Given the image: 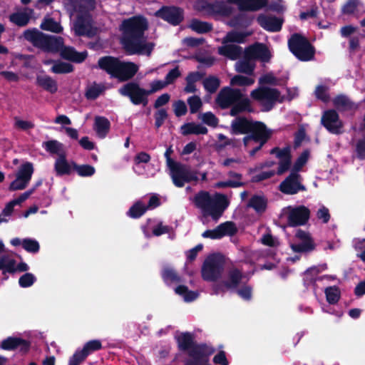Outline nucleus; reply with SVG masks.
I'll list each match as a JSON object with an SVG mask.
<instances>
[{
	"label": "nucleus",
	"instance_id": "nucleus-1",
	"mask_svg": "<svg viewBox=\"0 0 365 365\" xmlns=\"http://www.w3.org/2000/svg\"><path fill=\"white\" fill-rule=\"evenodd\" d=\"M148 29V21L143 16H135L123 21L122 43L128 54L150 56L155 44L146 42L145 31Z\"/></svg>",
	"mask_w": 365,
	"mask_h": 365
},
{
	"label": "nucleus",
	"instance_id": "nucleus-2",
	"mask_svg": "<svg viewBox=\"0 0 365 365\" xmlns=\"http://www.w3.org/2000/svg\"><path fill=\"white\" fill-rule=\"evenodd\" d=\"M230 131L233 135H246L242 142L246 148L251 147V143H258L249 150L250 157H254L272 138L273 131L262 121L237 116L231 123Z\"/></svg>",
	"mask_w": 365,
	"mask_h": 365
},
{
	"label": "nucleus",
	"instance_id": "nucleus-3",
	"mask_svg": "<svg viewBox=\"0 0 365 365\" xmlns=\"http://www.w3.org/2000/svg\"><path fill=\"white\" fill-rule=\"evenodd\" d=\"M176 341L180 351L187 352L189 359L184 362L185 365H200L208 361V357L214 354L215 348L206 344H197L193 334L183 332L176 337Z\"/></svg>",
	"mask_w": 365,
	"mask_h": 365
},
{
	"label": "nucleus",
	"instance_id": "nucleus-4",
	"mask_svg": "<svg viewBox=\"0 0 365 365\" xmlns=\"http://www.w3.org/2000/svg\"><path fill=\"white\" fill-rule=\"evenodd\" d=\"M195 206L202 210L204 217L210 216L217 221L229 206L230 202L224 194L216 193L214 197L207 191H200L194 197Z\"/></svg>",
	"mask_w": 365,
	"mask_h": 365
},
{
	"label": "nucleus",
	"instance_id": "nucleus-5",
	"mask_svg": "<svg viewBox=\"0 0 365 365\" xmlns=\"http://www.w3.org/2000/svg\"><path fill=\"white\" fill-rule=\"evenodd\" d=\"M97 67L120 82L132 79L138 71V66L135 63L123 61L112 56L101 57L98 61Z\"/></svg>",
	"mask_w": 365,
	"mask_h": 365
},
{
	"label": "nucleus",
	"instance_id": "nucleus-6",
	"mask_svg": "<svg viewBox=\"0 0 365 365\" xmlns=\"http://www.w3.org/2000/svg\"><path fill=\"white\" fill-rule=\"evenodd\" d=\"M173 152L171 148L166 150L165 157L166 158L167 165L170 170V175L173 183L177 187H182L185 183L192 181H197V172L192 170L191 168L179 162H175L170 158Z\"/></svg>",
	"mask_w": 365,
	"mask_h": 365
},
{
	"label": "nucleus",
	"instance_id": "nucleus-7",
	"mask_svg": "<svg viewBox=\"0 0 365 365\" xmlns=\"http://www.w3.org/2000/svg\"><path fill=\"white\" fill-rule=\"evenodd\" d=\"M24 37L31 43L34 47L45 52L58 53L63 44L62 37L48 35L36 29L26 30L24 33Z\"/></svg>",
	"mask_w": 365,
	"mask_h": 365
},
{
	"label": "nucleus",
	"instance_id": "nucleus-8",
	"mask_svg": "<svg viewBox=\"0 0 365 365\" xmlns=\"http://www.w3.org/2000/svg\"><path fill=\"white\" fill-rule=\"evenodd\" d=\"M288 48L292 53L301 61L314 59L315 48L309 41L300 34L294 33L288 40Z\"/></svg>",
	"mask_w": 365,
	"mask_h": 365
},
{
	"label": "nucleus",
	"instance_id": "nucleus-9",
	"mask_svg": "<svg viewBox=\"0 0 365 365\" xmlns=\"http://www.w3.org/2000/svg\"><path fill=\"white\" fill-rule=\"evenodd\" d=\"M250 96L254 100L261 103L263 107L262 110L265 112L271 110L276 102L282 103L284 101V97L281 96L278 89L267 86L253 90Z\"/></svg>",
	"mask_w": 365,
	"mask_h": 365
},
{
	"label": "nucleus",
	"instance_id": "nucleus-10",
	"mask_svg": "<svg viewBox=\"0 0 365 365\" xmlns=\"http://www.w3.org/2000/svg\"><path fill=\"white\" fill-rule=\"evenodd\" d=\"M225 266L224 256L220 253L209 255L202 267V277L207 282H215L221 277Z\"/></svg>",
	"mask_w": 365,
	"mask_h": 365
},
{
	"label": "nucleus",
	"instance_id": "nucleus-11",
	"mask_svg": "<svg viewBox=\"0 0 365 365\" xmlns=\"http://www.w3.org/2000/svg\"><path fill=\"white\" fill-rule=\"evenodd\" d=\"M118 93L121 96L128 98L133 105L146 106L148 103V90L140 87L137 82L130 81L123 85L118 89Z\"/></svg>",
	"mask_w": 365,
	"mask_h": 365
},
{
	"label": "nucleus",
	"instance_id": "nucleus-12",
	"mask_svg": "<svg viewBox=\"0 0 365 365\" xmlns=\"http://www.w3.org/2000/svg\"><path fill=\"white\" fill-rule=\"evenodd\" d=\"M155 15L175 26L180 25L184 20V10L176 6H163Z\"/></svg>",
	"mask_w": 365,
	"mask_h": 365
},
{
	"label": "nucleus",
	"instance_id": "nucleus-13",
	"mask_svg": "<svg viewBox=\"0 0 365 365\" xmlns=\"http://www.w3.org/2000/svg\"><path fill=\"white\" fill-rule=\"evenodd\" d=\"M302 176L291 171L289 175L279 184V190L285 195H293L300 191H306V187L301 182Z\"/></svg>",
	"mask_w": 365,
	"mask_h": 365
},
{
	"label": "nucleus",
	"instance_id": "nucleus-14",
	"mask_svg": "<svg viewBox=\"0 0 365 365\" xmlns=\"http://www.w3.org/2000/svg\"><path fill=\"white\" fill-rule=\"evenodd\" d=\"M243 97V94L238 88L229 86L222 88L216 98V103L222 109L230 108L236 101Z\"/></svg>",
	"mask_w": 365,
	"mask_h": 365
},
{
	"label": "nucleus",
	"instance_id": "nucleus-15",
	"mask_svg": "<svg viewBox=\"0 0 365 365\" xmlns=\"http://www.w3.org/2000/svg\"><path fill=\"white\" fill-rule=\"evenodd\" d=\"M287 225L295 227L302 226L307 223L310 217V210L304 205H299L294 207H288Z\"/></svg>",
	"mask_w": 365,
	"mask_h": 365
},
{
	"label": "nucleus",
	"instance_id": "nucleus-16",
	"mask_svg": "<svg viewBox=\"0 0 365 365\" xmlns=\"http://www.w3.org/2000/svg\"><path fill=\"white\" fill-rule=\"evenodd\" d=\"M322 125L332 134H341L343 130V123L339 118L338 113L334 109L324 111L322 118Z\"/></svg>",
	"mask_w": 365,
	"mask_h": 365
},
{
	"label": "nucleus",
	"instance_id": "nucleus-17",
	"mask_svg": "<svg viewBox=\"0 0 365 365\" xmlns=\"http://www.w3.org/2000/svg\"><path fill=\"white\" fill-rule=\"evenodd\" d=\"M244 55L247 59L259 60L263 63H268L272 54L268 47L262 43L256 42L245 48Z\"/></svg>",
	"mask_w": 365,
	"mask_h": 365
},
{
	"label": "nucleus",
	"instance_id": "nucleus-18",
	"mask_svg": "<svg viewBox=\"0 0 365 365\" xmlns=\"http://www.w3.org/2000/svg\"><path fill=\"white\" fill-rule=\"evenodd\" d=\"M237 230L235 224L232 221H227L221 223L213 230H207L202 236L204 238H210L212 240L221 239L225 236H232L237 232Z\"/></svg>",
	"mask_w": 365,
	"mask_h": 365
},
{
	"label": "nucleus",
	"instance_id": "nucleus-19",
	"mask_svg": "<svg viewBox=\"0 0 365 365\" xmlns=\"http://www.w3.org/2000/svg\"><path fill=\"white\" fill-rule=\"evenodd\" d=\"M31 347L29 341L20 337L9 336L0 343V348L4 350L14 351L19 349L22 354H27Z\"/></svg>",
	"mask_w": 365,
	"mask_h": 365
},
{
	"label": "nucleus",
	"instance_id": "nucleus-20",
	"mask_svg": "<svg viewBox=\"0 0 365 365\" xmlns=\"http://www.w3.org/2000/svg\"><path fill=\"white\" fill-rule=\"evenodd\" d=\"M257 21L264 30L269 32H278L282 28L284 20L275 16H267L261 14L257 16Z\"/></svg>",
	"mask_w": 365,
	"mask_h": 365
},
{
	"label": "nucleus",
	"instance_id": "nucleus-21",
	"mask_svg": "<svg viewBox=\"0 0 365 365\" xmlns=\"http://www.w3.org/2000/svg\"><path fill=\"white\" fill-rule=\"evenodd\" d=\"M91 14H78L74 24L76 35L78 36H92Z\"/></svg>",
	"mask_w": 365,
	"mask_h": 365
},
{
	"label": "nucleus",
	"instance_id": "nucleus-22",
	"mask_svg": "<svg viewBox=\"0 0 365 365\" xmlns=\"http://www.w3.org/2000/svg\"><path fill=\"white\" fill-rule=\"evenodd\" d=\"M231 4L237 5L241 11H257L268 4V0H227Z\"/></svg>",
	"mask_w": 365,
	"mask_h": 365
},
{
	"label": "nucleus",
	"instance_id": "nucleus-23",
	"mask_svg": "<svg viewBox=\"0 0 365 365\" xmlns=\"http://www.w3.org/2000/svg\"><path fill=\"white\" fill-rule=\"evenodd\" d=\"M59 52L62 58L76 63L83 62L88 56L86 51L78 52L72 46H64V43Z\"/></svg>",
	"mask_w": 365,
	"mask_h": 365
},
{
	"label": "nucleus",
	"instance_id": "nucleus-24",
	"mask_svg": "<svg viewBox=\"0 0 365 365\" xmlns=\"http://www.w3.org/2000/svg\"><path fill=\"white\" fill-rule=\"evenodd\" d=\"M73 160L68 162L65 152L56 159L54 163V170L57 176L70 175L73 170Z\"/></svg>",
	"mask_w": 365,
	"mask_h": 365
},
{
	"label": "nucleus",
	"instance_id": "nucleus-25",
	"mask_svg": "<svg viewBox=\"0 0 365 365\" xmlns=\"http://www.w3.org/2000/svg\"><path fill=\"white\" fill-rule=\"evenodd\" d=\"M218 53L234 61L241 56L242 48L235 44H225L218 48Z\"/></svg>",
	"mask_w": 365,
	"mask_h": 365
},
{
	"label": "nucleus",
	"instance_id": "nucleus-26",
	"mask_svg": "<svg viewBox=\"0 0 365 365\" xmlns=\"http://www.w3.org/2000/svg\"><path fill=\"white\" fill-rule=\"evenodd\" d=\"M110 123L107 118L104 116L95 117L93 129L99 138H106L110 131Z\"/></svg>",
	"mask_w": 365,
	"mask_h": 365
},
{
	"label": "nucleus",
	"instance_id": "nucleus-27",
	"mask_svg": "<svg viewBox=\"0 0 365 365\" xmlns=\"http://www.w3.org/2000/svg\"><path fill=\"white\" fill-rule=\"evenodd\" d=\"M332 101L334 107L340 111L352 110L356 108L355 103L344 94L337 95Z\"/></svg>",
	"mask_w": 365,
	"mask_h": 365
},
{
	"label": "nucleus",
	"instance_id": "nucleus-28",
	"mask_svg": "<svg viewBox=\"0 0 365 365\" xmlns=\"http://www.w3.org/2000/svg\"><path fill=\"white\" fill-rule=\"evenodd\" d=\"M252 112L250 100L247 97H242L239 101H236L232 106L230 111L231 116H237L243 112Z\"/></svg>",
	"mask_w": 365,
	"mask_h": 365
},
{
	"label": "nucleus",
	"instance_id": "nucleus-29",
	"mask_svg": "<svg viewBox=\"0 0 365 365\" xmlns=\"http://www.w3.org/2000/svg\"><path fill=\"white\" fill-rule=\"evenodd\" d=\"M72 6L78 14H90L95 7V0H72Z\"/></svg>",
	"mask_w": 365,
	"mask_h": 365
},
{
	"label": "nucleus",
	"instance_id": "nucleus-30",
	"mask_svg": "<svg viewBox=\"0 0 365 365\" xmlns=\"http://www.w3.org/2000/svg\"><path fill=\"white\" fill-rule=\"evenodd\" d=\"M181 133L183 135H189L191 134L195 135H206L208 132L207 128L200 124H195V123H187L183 124L181 128Z\"/></svg>",
	"mask_w": 365,
	"mask_h": 365
},
{
	"label": "nucleus",
	"instance_id": "nucleus-31",
	"mask_svg": "<svg viewBox=\"0 0 365 365\" xmlns=\"http://www.w3.org/2000/svg\"><path fill=\"white\" fill-rule=\"evenodd\" d=\"M36 84L52 94L56 93L58 91L56 81L49 76H38L36 78Z\"/></svg>",
	"mask_w": 365,
	"mask_h": 365
},
{
	"label": "nucleus",
	"instance_id": "nucleus-32",
	"mask_svg": "<svg viewBox=\"0 0 365 365\" xmlns=\"http://www.w3.org/2000/svg\"><path fill=\"white\" fill-rule=\"evenodd\" d=\"M227 278V280L224 281L227 287L231 289H236L242 281V273L239 269L232 268L228 271Z\"/></svg>",
	"mask_w": 365,
	"mask_h": 365
},
{
	"label": "nucleus",
	"instance_id": "nucleus-33",
	"mask_svg": "<svg viewBox=\"0 0 365 365\" xmlns=\"http://www.w3.org/2000/svg\"><path fill=\"white\" fill-rule=\"evenodd\" d=\"M247 206L253 208L257 212H264L267 206V201L263 196L255 195L250 199Z\"/></svg>",
	"mask_w": 365,
	"mask_h": 365
},
{
	"label": "nucleus",
	"instance_id": "nucleus-34",
	"mask_svg": "<svg viewBox=\"0 0 365 365\" xmlns=\"http://www.w3.org/2000/svg\"><path fill=\"white\" fill-rule=\"evenodd\" d=\"M255 68V63L252 62L250 59L246 58L245 55H244L242 60L239 61L236 63V71L248 76H252L254 74Z\"/></svg>",
	"mask_w": 365,
	"mask_h": 365
},
{
	"label": "nucleus",
	"instance_id": "nucleus-35",
	"mask_svg": "<svg viewBox=\"0 0 365 365\" xmlns=\"http://www.w3.org/2000/svg\"><path fill=\"white\" fill-rule=\"evenodd\" d=\"M42 146L48 153L51 155H58V157L62 152H65L63 143L56 140L45 141L43 143Z\"/></svg>",
	"mask_w": 365,
	"mask_h": 365
},
{
	"label": "nucleus",
	"instance_id": "nucleus-36",
	"mask_svg": "<svg viewBox=\"0 0 365 365\" xmlns=\"http://www.w3.org/2000/svg\"><path fill=\"white\" fill-rule=\"evenodd\" d=\"M191 29L198 34H206L211 31L213 29L212 24L206 21H202L197 19H193L190 22Z\"/></svg>",
	"mask_w": 365,
	"mask_h": 365
},
{
	"label": "nucleus",
	"instance_id": "nucleus-37",
	"mask_svg": "<svg viewBox=\"0 0 365 365\" xmlns=\"http://www.w3.org/2000/svg\"><path fill=\"white\" fill-rule=\"evenodd\" d=\"M34 170V169L33 163L30 162H26L25 163H23L19 168L17 176L19 177V178L23 180V181H25L27 183H29L31 179Z\"/></svg>",
	"mask_w": 365,
	"mask_h": 365
},
{
	"label": "nucleus",
	"instance_id": "nucleus-38",
	"mask_svg": "<svg viewBox=\"0 0 365 365\" xmlns=\"http://www.w3.org/2000/svg\"><path fill=\"white\" fill-rule=\"evenodd\" d=\"M102 349V343L99 339H93L87 341L79 351L87 358L92 353Z\"/></svg>",
	"mask_w": 365,
	"mask_h": 365
},
{
	"label": "nucleus",
	"instance_id": "nucleus-39",
	"mask_svg": "<svg viewBox=\"0 0 365 365\" xmlns=\"http://www.w3.org/2000/svg\"><path fill=\"white\" fill-rule=\"evenodd\" d=\"M41 29L44 31H51L56 34H60L63 28L59 23L52 18H45L41 24Z\"/></svg>",
	"mask_w": 365,
	"mask_h": 365
},
{
	"label": "nucleus",
	"instance_id": "nucleus-40",
	"mask_svg": "<svg viewBox=\"0 0 365 365\" xmlns=\"http://www.w3.org/2000/svg\"><path fill=\"white\" fill-rule=\"evenodd\" d=\"M147 211L145 205L138 200L135 202L127 212V215L133 219H138L143 216Z\"/></svg>",
	"mask_w": 365,
	"mask_h": 365
},
{
	"label": "nucleus",
	"instance_id": "nucleus-41",
	"mask_svg": "<svg viewBox=\"0 0 365 365\" xmlns=\"http://www.w3.org/2000/svg\"><path fill=\"white\" fill-rule=\"evenodd\" d=\"M204 88L210 94L215 93L220 86V79L215 76H210L202 82Z\"/></svg>",
	"mask_w": 365,
	"mask_h": 365
},
{
	"label": "nucleus",
	"instance_id": "nucleus-42",
	"mask_svg": "<svg viewBox=\"0 0 365 365\" xmlns=\"http://www.w3.org/2000/svg\"><path fill=\"white\" fill-rule=\"evenodd\" d=\"M324 293L326 295L327 301L330 304H335L340 299L341 292L339 288L336 286L327 287L325 289Z\"/></svg>",
	"mask_w": 365,
	"mask_h": 365
},
{
	"label": "nucleus",
	"instance_id": "nucleus-43",
	"mask_svg": "<svg viewBox=\"0 0 365 365\" xmlns=\"http://www.w3.org/2000/svg\"><path fill=\"white\" fill-rule=\"evenodd\" d=\"M73 170L81 177H91L96 172L95 168L90 165H78L76 162H73Z\"/></svg>",
	"mask_w": 365,
	"mask_h": 365
},
{
	"label": "nucleus",
	"instance_id": "nucleus-44",
	"mask_svg": "<svg viewBox=\"0 0 365 365\" xmlns=\"http://www.w3.org/2000/svg\"><path fill=\"white\" fill-rule=\"evenodd\" d=\"M16 262L14 259H6L5 257L0 259V270H2V274L6 273L14 274L16 272Z\"/></svg>",
	"mask_w": 365,
	"mask_h": 365
},
{
	"label": "nucleus",
	"instance_id": "nucleus-45",
	"mask_svg": "<svg viewBox=\"0 0 365 365\" xmlns=\"http://www.w3.org/2000/svg\"><path fill=\"white\" fill-rule=\"evenodd\" d=\"M9 20L18 26H25L29 24L30 16L25 12H15L9 16Z\"/></svg>",
	"mask_w": 365,
	"mask_h": 365
},
{
	"label": "nucleus",
	"instance_id": "nucleus-46",
	"mask_svg": "<svg viewBox=\"0 0 365 365\" xmlns=\"http://www.w3.org/2000/svg\"><path fill=\"white\" fill-rule=\"evenodd\" d=\"M73 66L67 62L57 61L51 68V71L57 74L69 73L73 71Z\"/></svg>",
	"mask_w": 365,
	"mask_h": 365
},
{
	"label": "nucleus",
	"instance_id": "nucleus-47",
	"mask_svg": "<svg viewBox=\"0 0 365 365\" xmlns=\"http://www.w3.org/2000/svg\"><path fill=\"white\" fill-rule=\"evenodd\" d=\"M309 155V150H304L295 160L291 171L298 173L307 163Z\"/></svg>",
	"mask_w": 365,
	"mask_h": 365
},
{
	"label": "nucleus",
	"instance_id": "nucleus-48",
	"mask_svg": "<svg viewBox=\"0 0 365 365\" xmlns=\"http://www.w3.org/2000/svg\"><path fill=\"white\" fill-rule=\"evenodd\" d=\"M314 242H302L298 244H292L291 248L293 252L297 253L309 252L315 250Z\"/></svg>",
	"mask_w": 365,
	"mask_h": 365
},
{
	"label": "nucleus",
	"instance_id": "nucleus-49",
	"mask_svg": "<svg viewBox=\"0 0 365 365\" xmlns=\"http://www.w3.org/2000/svg\"><path fill=\"white\" fill-rule=\"evenodd\" d=\"M217 139L219 140V144L217 145V148L220 150L225 148L228 145H231L233 148L237 147L239 145L240 141L236 138H228L226 135L222 133H220L217 135Z\"/></svg>",
	"mask_w": 365,
	"mask_h": 365
},
{
	"label": "nucleus",
	"instance_id": "nucleus-50",
	"mask_svg": "<svg viewBox=\"0 0 365 365\" xmlns=\"http://www.w3.org/2000/svg\"><path fill=\"white\" fill-rule=\"evenodd\" d=\"M162 278L167 284L181 282V279L177 272L171 268H165L163 270Z\"/></svg>",
	"mask_w": 365,
	"mask_h": 365
},
{
	"label": "nucleus",
	"instance_id": "nucleus-51",
	"mask_svg": "<svg viewBox=\"0 0 365 365\" xmlns=\"http://www.w3.org/2000/svg\"><path fill=\"white\" fill-rule=\"evenodd\" d=\"M246 34L242 32L230 31L227 34L223 39V43H243Z\"/></svg>",
	"mask_w": 365,
	"mask_h": 365
},
{
	"label": "nucleus",
	"instance_id": "nucleus-52",
	"mask_svg": "<svg viewBox=\"0 0 365 365\" xmlns=\"http://www.w3.org/2000/svg\"><path fill=\"white\" fill-rule=\"evenodd\" d=\"M255 83V80L252 78L244 76L242 75H235L230 80L232 86H248Z\"/></svg>",
	"mask_w": 365,
	"mask_h": 365
},
{
	"label": "nucleus",
	"instance_id": "nucleus-53",
	"mask_svg": "<svg viewBox=\"0 0 365 365\" xmlns=\"http://www.w3.org/2000/svg\"><path fill=\"white\" fill-rule=\"evenodd\" d=\"M22 247L28 252L37 253L40 250L38 241L31 238H25L22 240Z\"/></svg>",
	"mask_w": 365,
	"mask_h": 365
},
{
	"label": "nucleus",
	"instance_id": "nucleus-54",
	"mask_svg": "<svg viewBox=\"0 0 365 365\" xmlns=\"http://www.w3.org/2000/svg\"><path fill=\"white\" fill-rule=\"evenodd\" d=\"M270 154H275L276 157L282 160L284 159H292L291 149L289 146L283 148L282 149L279 147H274L270 150Z\"/></svg>",
	"mask_w": 365,
	"mask_h": 365
},
{
	"label": "nucleus",
	"instance_id": "nucleus-55",
	"mask_svg": "<svg viewBox=\"0 0 365 365\" xmlns=\"http://www.w3.org/2000/svg\"><path fill=\"white\" fill-rule=\"evenodd\" d=\"M315 97L322 101L327 103L329 101L330 97L328 93V87L323 85H318L314 91Z\"/></svg>",
	"mask_w": 365,
	"mask_h": 365
},
{
	"label": "nucleus",
	"instance_id": "nucleus-56",
	"mask_svg": "<svg viewBox=\"0 0 365 365\" xmlns=\"http://www.w3.org/2000/svg\"><path fill=\"white\" fill-rule=\"evenodd\" d=\"M36 281V277L30 272H26L19 279V284L22 288H27L32 286Z\"/></svg>",
	"mask_w": 365,
	"mask_h": 365
},
{
	"label": "nucleus",
	"instance_id": "nucleus-57",
	"mask_svg": "<svg viewBox=\"0 0 365 365\" xmlns=\"http://www.w3.org/2000/svg\"><path fill=\"white\" fill-rule=\"evenodd\" d=\"M187 103L190 107V112L192 114L196 113L202 107V103L197 96H192L188 98Z\"/></svg>",
	"mask_w": 365,
	"mask_h": 365
},
{
	"label": "nucleus",
	"instance_id": "nucleus-58",
	"mask_svg": "<svg viewBox=\"0 0 365 365\" xmlns=\"http://www.w3.org/2000/svg\"><path fill=\"white\" fill-rule=\"evenodd\" d=\"M168 114L165 108L158 110L154 114L155 126L157 129L160 128L168 118Z\"/></svg>",
	"mask_w": 365,
	"mask_h": 365
},
{
	"label": "nucleus",
	"instance_id": "nucleus-59",
	"mask_svg": "<svg viewBox=\"0 0 365 365\" xmlns=\"http://www.w3.org/2000/svg\"><path fill=\"white\" fill-rule=\"evenodd\" d=\"M260 84H268L272 86H279V80L272 73H267L262 76L259 79Z\"/></svg>",
	"mask_w": 365,
	"mask_h": 365
},
{
	"label": "nucleus",
	"instance_id": "nucleus-60",
	"mask_svg": "<svg viewBox=\"0 0 365 365\" xmlns=\"http://www.w3.org/2000/svg\"><path fill=\"white\" fill-rule=\"evenodd\" d=\"M202 120L206 125L215 128L218 125L219 120L212 112H206L202 114Z\"/></svg>",
	"mask_w": 365,
	"mask_h": 365
},
{
	"label": "nucleus",
	"instance_id": "nucleus-61",
	"mask_svg": "<svg viewBox=\"0 0 365 365\" xmlns=\"http://www.w3.org/2000/svg\"><path fill=\"white\" fill-rule=\"evenodd\" d=\"M173 109L177 117L185 115L187 112V106L182 100H178L173 103Z\"/></svg>",
	"mask_w": 365,
	"mask_h": 365
},
{
	"label": "nucleus",
	"instance_id": "nucleus-62",
	"mask_svg": "<svg viewBox=\"0 0 365 365\" xmlns=\"http://www.w3.org/2000/svg\"><path fill=\"white\" fill-rule=\"evenodd\" d=\"M181 76V72L178 66H175L171 69L165 77V82L167 86L173 83L177 78Z\"/></svg>",
	"mask_w": 365,
	"mask_h": 365
},
{
	"label": "nucleus",
	"instance_id": "nucleus-63",
	"mask_svg": "<svg viewBox=\"0 0 365 365\" xmlns=\"http://www.w3.org/2000/svg\"><path fill=\"white\" fill-rule=\"evenodd\" d=\"M86 357L77 349L75 353L69 358L68 365H80L86 360Z\"/></svg>",
	"mask_w": 365,
	"mask_h": 365
},
{
	"label": "nucleus",
	"instance_id": "nucleus-64",
	"mask_svg": "<svg viewBox=\"0 0 365 365\" xmlns=\"http://www.w3.org/2000/svg\"><path fill=\"white\" fill-rule=\"evenodd\" d=\"M357 158L360 160H365V137L357 141L356 145Z\"/></svg>",
	"mask_w": 365,
	"mask_h": 365
}]
</instances>
